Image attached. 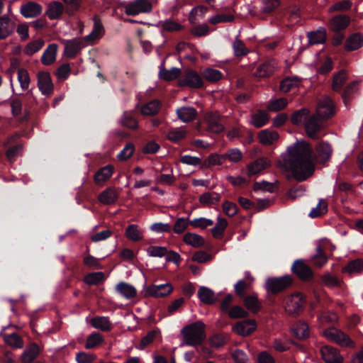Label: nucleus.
I'll return each instance as SVG.
<instances>
[{
	"mask_svg": "<svg viewBox=\"0 0 363 363\" xmlns=\"http://www.w3.org/2000/svg\"><path fill=\"white\" fill-rule=\"evenodd\" d=\"M181 70L179 68H171L167 69L164 67V62L163 61L160 65L159 78L165 81H172L179 77Z\"/></svg>",
	"mask_w": 363,
	"mask_h": 363,
	"instance_id": "nucleus-24",
	"label": "nucleus"
},
{
	"mask_svg": "<svg viewBox=\"0 0 363 363\" xmlns=\"http://www.w3.org/2000/svg\"><path fill=\"white\" fill-rule=\"evenodd\" d=\"M15 30V23L8 16L0 17V40L8 38Z\"/></svg>",
	"mask_w": 363,
	"mask_h": 363,
	"instance_id": "nucleus-23",
	"label": "nucleus"
},
{
	"mask_svg": "<svg viewBox=\"0 0 363 363\" xmlns=\"http://www.w3.org/2000/svg\"><path fill=\"white\" fill-rule=\"evenodd\" d=\"M232 47L233 53L237 57L246 55L249 52V50L238 37H236L233 40Z\"/></svg>",
	"mask_w": 363,
	"mask_h": 363,
	"instance_id": "nucleus-51",
	"label": "nucleus"
},
{
	"mask_svg": "<svg viewBox=\"0 0 363 363\" xmlns=\"http://www.w3.org/2000/svg\"><path fill=\"white\" fill-rule=\"evenodd\" d=\"M299 83L300 81L296 77L286 78L281 82L280 84V89L281 91L286 93L291 90L293 88L296 87Z\"/></svg>",
	"mask_w": 363,
	"mask_h": 363,
	"instance_id": "nucleus-54",
	"label": "nucleus"
},
{
	"mask_svg": "<svg viewBox=\"0 0 363 363\" xmlns=\"http://www.w3.org/2000/svg\"><path fill=\"white\" fill-rule=\"evenodd\" d=\"M243 302L245 307L253 313H257L260 309L261 305L256 294L245 296Z\"/></svg>",
	"mask_w": 363,
	"mask_h": 363,
	"instance_id": "nucleus-37",
	"label": "nucleus"
},
{
	"mask_svg": "<svg viewBox=\"0 0 363 363\" xmlns=\"http://www.w3.org/2000/svg\"><path fill=\"white\" fill-rule=\"evenodd\" d=\"M323 335L328 340L335 342L342 347H352L354 345L353 341L347 335L334 328L325 330Z\"/></svg>",
	"mask_w": 363,
	"mask_h": 363,
	"instance_id": "nucleus-5",
	"label": "nucleus"
},
{
	"mask_svg": "<svg viewBox=\"0 0 363 363\" xmlns=\"http://www.w3.org/2000/svg\"><path fill=\"white\" fill-rule=\"evenodd\" d=\"M276 65V62L274 60L264 62L257 67L256 72L257 76L259 77H265L270 75L274 71Z\"/></svg>",
	"mask_w": 363,
	"mask_h": 363,
	"instance_id": "nucleus-31",
	"label": "nucleus"
},
{
	"mask_svg": "<svg viewBox=\"0 0 363 363\" xmlns=\"http://www.w3.org/2000/svg\"><path fill=\"white\" fill-rule=\"evenodd\" d=\"M207 12V8L199 6L193 9L189 15V20L191 23H194L197 20L202 18Z\"/></svg>",
	"mask_w": 363,
	"mask_h": 363,
	"instance_id": "nucleus-60",
	"label": "nucleus"
},
{
	"mask_svg": "<svg viewBox=\"0 0 363 363\" xmlns=\"http://www.w3.org/2000/svg\"><path fill=\"white\" fill-rule=\"evenodd\" d=\"M328 211V203L324 199H320L317 206L312 208L308 216L312 218L320 217Z\"/></svg>",
	"mask_w": 363,
	"mask_h": 363,
	"instance_id": "nucleus-45",
	"label": "nucleus"
},
{
	"mask_svg": "<svg viewBox=\"0 0 363 363\" xmlns=\"http://www.w3.org/2000/svg\"><path fill=\"white\" fill-rule=\"evenodd\" d=\"M363 45V36L359 33H355L347 38L345 42V48L352 51L360 48Z\"/></svg>",
	"mask_w": 363,
	"mask_h": 363,
	"instance_id": "nucleus-35",
	"label": "nucleus"
},
{
	"mask_svg": "<svg viewBox=\"0 0 363 363\" xmlns=\"http://www.w3.org/2000/svg\"><path fill=\"white\" fill-rule=\"evenodd\" d=\"M203 85L202 79L197 72L193 70H186L183 76V86L198 89Z\"/></svg>",
	"mask_w": 363,
	"mask_h": 363,
	"instance_id": "nucleus-19",
	"label": "nucleus"
},
{
	"mask_svg": "<svg viewBox=\"0 0 363 363\" xmlns=\"http://www.w3.org/2000/svg\"><path fill=\"white\" fill-rule=\"evenodd\" d=\"M84 47L83 42L79 39H73L66 42L65 52L69 57H74Z\"/></svg>",
	"mask_w": 363,
	"mask_h": 363,
	"instance_id": "nucleus-30",
	"label": "nucleus"
},
{
	"mask_svg": "<svg viewBox=\"0 0 363 363\" xmlns=\"http://www.w3.org/2000/svg\"><path fill=\"white\" fill-rule=\"evenodd\" d=\"M203 77L208 81L215 82L220 80L222 78L223 74L218 69L208 68L203 71Z\"/></svg>",
	"mask_w": 363,
	"mask_h": 363,
	"instance_id": "nucleus-59",
	"label": "nucleus"
},
{
	"mask_svg": "<svg viewBox=\"0 0 363 363\" xmlns=\"http://www.w3.org/2000/svg\"><path fill=\"white\" fill-rule=\"evenodd\" d=\"M291 269L294 273L303 280L308 279L312 277L311 268L301 259L294 262Z\"/></svg>",
	"mask_w": 363,
	"mask_h": 363,
	"instance_id": "nucleus-20",
	"label": "nucleus"
},
{
	"mask_svg": "<svg viewBox=\"0 0 363 363\" xmlns=\"http://www.w3.org/2000/svg\"><path fill=\"white\" fill-rule=\"evenodd\" d=\"M104 279V274L101 272L90 273L84 277V282L89 285H96Z\"/></svg>",
	"mask_w": 363,
	"mask_h": 363,
	"instance_id": "nucleus-55",
	"label": "nucleus"
},
{
	"mask_svg": "<svg viewBox=\"0 0 363 363\" xmlns=\"http://www.w3.org/2000/svg\"><path fill=\"white\" fill-rule=\"evenodd\" d=\"M225 160L223 155L211 154L203 162L204 167H211L216 165H222L225 163Z\"/></svg>",
	"mask_w": 363,
	"mask_h": 363,
	"instance_id": "nucleus-41",
	"label": "nucleus"
},
{
	"mask_svg": "<svg viewBox=\"0 0 363 363\" xmlns=\"http://www.w3.org/2000/svg\"><path fill=\"white\" fill-rule=\"evenodd\" d=\"M207 130L213 133H219L224 129L220 121V116L217 113H208L204 118Z\"/></svg>",
	"mask_w": 363,
	"mask_h": 363,
	"instance_id": "nucleus-13",
	"label": "nucleus"
},
{
	"mask_svg": "<svg viewBox=\"0 0 363 363\" xmlns=\"http://www.w3.org/2000/svg\"><path fill=\"white\" fill-rule=\"evenodd\" d=\"M363 271V259H357L349 262L344 268L343 272L349 274L359 273Z\"/></svg>",
	"mask_w": 363,
	"mask_h": 363,
	"instance_id": "nucleus-42",
	"label": "nucleus"
},
{
	"mask_svg": "<svg viewBox=\"0 0 363 363\" xmlns=\"http://www.w3.org/2000/svg\"><path fill=\"white\" fill-rule=\"evenodd\" d=\"M147 254L151 257H162L167 253V250L164 247L150 246L147 249Z\"/></svg>",
	"mask_w": 363,
	"mask_h": 363,
	"instance_id": "nucleus-63",
	"label": "nucleus"
},
{
	"mask_svg": "<svg viewBox=\"0 0 363 363\" xmlns=\"http://www.w3.org/2000/svg\"><path fill=\"white\" fill-rule=\"evenodd\" d=\"M278 138L279 135L277 132L268 129L262 130L259 134V142L264 145H270Z\"/></svg>",
	"mask_w": 363,
	"mask_h": 363,
	"instance_id": "nucleus-33",
	"label": "nucleus"
},
{
	"mask_svg": "<svg viewBox=\"0 0 363 363\" xmlns=\"http://www.w3.org/2000/svg\"><path fill=\"white\" fill-rule=\"evenodd\" d=\"M217 220L216 226L211 229L213 235L215 238H218L222 235L228 225V222L225 218L218 216Z\"/></svg>",
	"mask_w": 363,
	"mask_h": 363,
	"instance_id": "nucleus-57",
	"label": "nucleus"
},
{
	"mask_svg": "<svg viewBox=\"0 0 363 363\" xmlns=\"http://www.w3.org/2000/svg\"><path fill=\"white\" fill-rule=\"evenodd\" d=\"M125 236L133 241H138L143 238V233L136 225H130L125 230Z\"/></svg>",
	"mask_w": 363,
	"mask_h": 363,
	"instance_id": "nucleus-49",
	"label": "nucleus"
},
{
	"mask_svg": "<svg viewBox=\"0 0 363 363\" xmlns=\"http://www.w3.org/2000/svg\"><path fill=\"white\" fill-rule=\"evenodd\" d=\"M304 300L302 294L296 293L287 296L284 301L285 310L289 314L298 313L302 308Z\"/></svg>",
	"mask_w": 363,
	"mask_h": 363,
	"instance_id": "nucleus-8",
	"label": "nucleus"
},
{
	"mask_svg": "<svg viewBox=\"0 0 363 363\" xmlns=\"http://www.w3.org/2000/svg\"><path fill=\"white\" fill-rule=\"evenodd\" d=\"M162 28L167 32H174L180 30L181 26L179 23L172 19H167L161 23Z\"/></svg>",
	"mask_w": 363,
	"mask_h": 363,
	"instance_id": "nucleus-62",
	"label": "nucleus"
},
{
	"mask_svg": "<svg viewBox=\"0 0 363 363\" xmlns=\"http://www.w3.org/2000/svg\"><path fill=\"white\" fill-rule=\"evenodd\" d=\"M312 153V147L308 142L297 140L281 155L278 165L284 170L290 171L297 181H304L315 170Z\"/></svg>",
	"mask_w": 363,
	"mask_h": 363,
	"instance_id": "nucleus-1",
	"label": "nucleus"
},
{
	"mask_svg": "<svg viewBox=\"0 0 363 363\" xmlns=\"http://www.w3.org/2000/svg\"><path fill=\"white\" fill-rule=\"evenodd\" d=\"M292 333L298 339H304L309 335V329L304 322H297L291 327Z\"/></svg>",
	"mask_w": 363,
	"mask_h": 363,
	"instance_id": "nucleus-34",
	"label": "nucleus"
},
{
	"mask_svg": "<svg viewBox=\"0 0 363 363\" xmlns=\"http://www.w3.org/2000/svg\"><path fill=\"white\" fill-rule=\"evenodd\" d=\"M118 198V192L116 189L108 188L103 191L99 196V201L105 205L113 203Z\"/></svg>",
	"mask_w": 363,
	"mask_h": 363,
	"instance_id": "nucleus-25",
	"label": "nucleus"
},
{
	"mask_svg": "<svg viewBox=\"0 0 363 363\" xmlns=\"http://www.w3.org/2000/svg\"><path fill=\"white\" fill-rule=\"evenodd\" d=\"M272 164L267 157H260L247 165V173L250 176L258 175Z\"/></svg>",
	"mask_w": 363,
	"mask_h": 363,
	"instance_id": "nucleus-14",
	"label": "nucleus"
},
{
	"mask_svg": "<svg viewBox=\"0 0 363 363\" xmlns=\"http://www.w3.org/2000/svg\"><path fill=\"white\" fill-rule=\"evenodd\" d=\"M183 241L194 247H201L204 244L203 238L201 235L194 233L186 234L183 238Z\"/></svg>",
	"mask_w": 363,
	"mask_h": 363,
	"instance_id": "nucleus-44",
	"label": "nucleus"
},
{
	"mask_svg": "<svg viewBox=\"0 0 363 363\" xmlns=\"http://www.w3.org/2000/svg\"><path fill=\"white\" fill-rule=\"evenodd\" d=\"M189 223L194 228H200L204 229L213 224V220L206 218H195L189 221Z\"/></svg>",
	"mask_w": 363,
	"mask_h": 363,
	"instance_id": "nucleus-58",
	"label": "nucleus"
},
{
	"mask_svg": "<svg viewBox=\"0 0 363 363\" xmlns=\"http://www.w3.org/2000/svg\"><path fill=\"white\" fill-rule=\"evenodd\" d=\"M198 296L200 300L206 304H211L216 300L213 291L205 286H202L199 289Z\"/></svg>",
	"mask_w": 363,
	"mask_h": 363,
	"instance_id": "nucleus-40",
	"label": "nucleus"
},
{
	"mask_svg": "<svg viewBox=\"0 0 363 363\" xmlns=\"http://www.w3.org/2000/svg\"><path fill=\"white\" fill-rule=\"evenodd\" d=\"M20 11L25 18H35L41 14L43 8L35 1H28L21 6Z\"/></svg>",
	"mask_w": 363,
	"mask_h": 363,
	"instance_id": "nucleus-17",
	"label": "nucleus"
},
{
	"mask_svg": "<svg viewBox=\"0 0 363 363\" xmlns=\"http://www.w3.org/2000/svg\"><path fill=\"white\" fill-rule=\"evenodd\" d=\"M64 11L65 7L61 2L53 1L48 4L45 15L50 20H58L62 18Z\"/></svg>",
	"mask_w": 363,
	"mask_h": 363,
	"instance_id": "nucleus-18",
	"label": "nucleus"
},
{
	"mask_svg": "<svg viewBox=\"0 0 363 363\" xmlns=\"http://www.w3.org/2000/svg\"><path fill=\"white\" fill-rule=\"evenodd\" d=\"M308 38L310 45L322 44L326 40V30L320 28L315 31L308 33Z\"/></svg>",
	"mask_w": 363,
	"mask_h": 363,
	"instance_id": "nucleus-32",
	"label": "nucleus"
},
{
	"mask_svg": "<svg viewBox=\"0 0 363 363\" xmlns=\"http://www.w3.org/2000/svg\"><path fill=\"white\" fill-rule=\"evenodd\" d=\"M309 113L310 111L307 108L300 109L294 113L291 116V122L295 125H299L302 122L305 123L306 120H307L308 117Z\"/></svg>",
	"mask_w": 363,
	"mask_h": 363,
	"instance_id": "nucleus-53",
	"label": "nucleus"
},
{
	"mask_svg": "<svg viewBox=\"0 0 363 363\" xmlns=\"http://www.w3.org/2000/svg\"><path fill=\"white\" fill-rule=\"evenodd\" d=\"M18 81L23 90H27L30 85V77L26 69L21 68L18 70Z\"/></svg>",
	"mask_w": 363,
	"mask_h": 363,
	"instance_id": "nucleus-52",
	"label": "nucleus"
},
{
	"mask_svg": "<svg viewBox=\"0 0 363 363\" xmlns=\"http://www.w3.org/2000/svg\"><path fill=\"white\" fill-rule=\"evenodd\" d=\"M38 87L43 95L50 96L54 91V85L51 79L50 73L47 72H40L37 76Z\"/></svg>",
	"mask_w": 363,
	"mask_h": 363,
	"instance_id": "nucleus-11",
	"label": "nucleus"
},
{
	"mask_svg": "<svg viewBox=\"0 0 363 363\" xmlns=\"http://www.w3.org/2000/svg\"><path fill=\"white\" fill-rule=\"evenodd\" d=\"M172 291V287L170 284L152 285L148 286L145 293L147 296L155 298H161L167 296Z\"/></svg>",
	"mask_w": 363,
	"mask_h": 363,
	"instance_id": "nucleus-16",
	"label": "nucleus"
},
{
	"mask_svg": "<svg viewBox=\"0 0 363 363\" xmlns=\"http://www.w3.org/2000/svg\"><path fill=\"white\" fill-rule=\"evenodd\" d=\"M268 121L269 116L264 111H259L252 116L251 123L257 128L262 127Z\"/></svg>",
	"mask_w": 363,
	"mask_h": 363,
	"instance_id": "nucleus-47",
	"label": "nucleus"
},
{
	"mask_svg": "<svg viewBox=\"0 0 363 363\" xmlns=\"http://www.w3.org/2000/svg\"><path fill=\"white\" fill-rule=\"evenodd\" d=\"M332 153L333 149L329 143H319L315 146L314 160L318 164H325L330 160Z\"/></svg>",
	"mask_w": 363,
	"mask_h": 363,
	"instance_id": "nucleus-9",
	"label": "nucleus"
},
{
	"mask_svg": "<svg viewBox=\"0 0 363 363\" xmlns=\"http://www.w3.org/2000/svg\"><path fill=\"white\" fill-rule=\"evenodd\" d=\"M330 247V243L327 240H321L316 244L315 252L312 256L311 259L314 264L321 267L326 264L328 257L325 254Z\"/></svg>",
	"mask_w": 363,
	"mask_h": 363,
	"instance_id": "nucleus-7",
	"label": "nucleus"
},
{
	"mask_svg": "<svg viewBox=\"0 0 363 363\" xmlns=\"http://www.w3.org/2000/svg\"><path fill=\"white\" fill-rule=\"evenodd\" d=\"M40 354V348L35 343L30 344L23 352L20 357L22 363H31Z\"/></svg>",
	"mask_w": 363,
	"mask_h": 363,
	"instance_id": "nucleus-22",
	"label": "nucleus"
},
{
	"mask_svg": "<svg viewBox=\"0 0 363 363\" xmlns=\"http://www.w3.org/2000/svg\"><path fill=\"white\" fill-rule=\"evenodd\" d=\"M256 321L253 319H249L238 322L233 326L232 330L235 333L245 337L250 335L256 330Z\"/></svg>",
	"mask_w": 363,
	"mask_h": 363,
	"instance_id": "nucleus-12",
	"label": "nucleus"
},
{
	"mask_svg": "<svg viewBox=\"0 0 363 363\" xmlns=\"http://www.w3.org/2000/svg\"><path fill=\"white\" fill-rule=\"evenodd\" d=\"M320 352L323 359L327 363H342L343 360L342 356L333 347L325 345L321 348Z\"/></svg>",
	"mask_w": 363,
	"mask_h": 363,
	"instance_id": "nucleus-15",
	"label": "nucleus"
},
{
	"mask_svg": "<svg viewBox=\"0 0 363 363\" xmlns=\"http://www.w3.org/2000/svg\"><path fill=\"white\" fill-rule=\"evenodd\" d=\"M3 337L4 342L11 347L20 349L23 347V339L16 333L5 334Z\"/></svg>",
	"mask_w": 363,
	"mask_h": 363,
	"instance_id": "nucleus-36",
	"label": "nucleus"
},
{
	"mask_svg": "<svg viewBox=\"0 0 363 363\" xmlns=\"http://www.w3.org/2000/svg\"><path fill=\"white\" fill-rule=\"evenodd\" d=\"M116 289L118 293L128 299L134 298L137 294V290L133 286L123 281L119 282Z\"/></svg>",
	"mask_w": 363,
	"mask_h": 363,
	"instance_id": "nucleus-28",
	"label": "nucleus"
},
{
	"mask_svg": "<svg viewBox=\"0 0 363 363\" xmlns=\"http://www.w3.org/2000/svg\"><path fill=\"white\" fill-rule=\"evenodd\" d=\"M160 108V102L157 100H152L144 106L141 108V113L144 116L156 115Z\"/></svg>",
	"mask_w": 363,
	"mask_h": 363,
	"instance_id": "nucleus-38",
	"label": "nucleus"
},
{
	"mask_svg": "<svg viewBox=\"0 0 363 363\" xmlns=\"http://www.w3.org/2000/svg\"><path fill=\"white\" fill-rule=\"evenodd\" d=\"M91 325L96 329L101 331H110L113 325L108 317L96 316L91 319Z\"/></svg>",
	"mask_w": 363,
	"mask_h": 363,
	"instance_id": "nucleus-26",
	"label": "nucleus"
},
{
	"mask_svg": "<svg viewBox=\"0 0 363 363\" xmlns=\"http://www.w3.org/2000/svg\"><path fill=\"white\" fill-rule=\"evenodd\" d=\"M57 45L55 43L49 45L45 50L42 57L41 62L45 65L52 64L56 60Z\"/></svg>",
	"mask_w": 363,
	"mask_h": 363,
	"instance_id": "nucleus-27",
	"label": "nucleus"
},
{
	"mask_svg": "<svg viewBox=\"0 0 363 363\" xmlns=\"http://www.w3.org/2000/svg\"><path fill=\"white\" fill-rule=\"evenodd\" d=\"M152 9V0H133L124 6L125 13L128 16H136L139 13H150Z\"/></svg>",
	"mask_w": 363,
	"mask_h": 363,
	"instance_id": "nucleus-3",
	"label": "nucleus"
},
{
	"mask_svg": "<svg viewBox=\"0 0 363 363\" xmlns=\"http://www.w3.org/2000/svg\"><path fill=\"white\" fill-rule=\"evenodd\" d=\"M220 200V195L215 191L206 192L199 196V202L203 206L217 204Z\"/></svg>",
	"mask_w": 363,
	"mask_h": 363,
	"instance_id": "nucleus-29",
	"label": "nucleus"
},
{
	"mask_svg": "<svg viewBox=\"0 0 363 363\" xmlns=\"http://www.w3.org/2000/svg\"><path fill=\"white\" fill-rule=\"evenodd\" d=\"M114 167L111 164L100 168L94 175V181L98 185H103L112 176Z\"/></svg>",
	"mask_w": 363,
	"mask_h": 363,
	"instance_id": "nucleus-21",
	"label": "nucleus"
},
{
	"mask_svg": "<svg viewBox=\"0 0 363 363\" xmlns=\"http://www.w3.org/2000/svg\"><path fill=\"white\" fill-rule=\"evenodd\" d=\"M121 123L123 126L130 129H137L138 122L132 112H124L121 118Z\"/></svg>",
	"mask_w": 363,
	"mask_h": 363,
	"instance_id": "nucleus-46",
	"label": "nucleus"
},
{
	"mask_svg": "<svg viewBox=\"0 0 363 363\" xmlns=\"http://www.w3.org/2000/svg\"><path fill=\"white\" fill-rule=\"evenodd\" d=\"M292 282L290 276H284L278 278H269L265 283V288L267 291L277 293L286 287Z\"/></svg>",
	"mask_w": 363,
	"mask_h": 363,
	"instance_id": "nucleus-10",
	"label": "nucleus"
},
{
	"mask_svg": "<svg viewBox=\"0 0 363 363\" xmlns=\"http://www.w3.org/2000/svg\"><path fill=\"white\" fill-rule=\"evenodd\" d=\"M317 115L309 116L305 121L304 128L307 135L312 139H318L320 137L319 132L323 128V121Z\"/></svg>",
	"mask_w": 363,
	"mask_h": 363,
	"instance_id": "nucleus-6",
	"label": "nucleus"
},
{
	"mask_svg": "<svg viewBox=\"0 0 363 363\" xmlns=\"http://www.w3.org/2000/svg\"><path fill=\"white\" fill-rule=\"evenodd\" d=\"M225 160H228L231 162H238L242 158L241 151L237 148L230 149L224 154Z\"/></svg>",
	"mask_w": 363,
	"mask_h": 363,
	"instance_id": "nucleus-61",
	"label": "nucleus"
},
{
	"mask_svg": "<svg viewBox=\"0 0 363 363\" xmlns=\"http://www.w3.org/2000/svg\"><path fill=\"white\" fill-rule=\"evenodd\" d=\"M315 115L321 119H328L335 114V106L333 101L327 96H323L317 101Z\"/></svg>",
	"mask_w": 363,
	"mask_h": 363,
	"instance_id": "nucleus-4",
	"label": "nucleus"
},
{
	"mask_svg": "<svg viewBox=\"0 0 363 363\" xmlns=\"http://www.w3.org/2000/svg\"><path fill=\"white\" fill-rule=\"evenodd\" d=\"M287 104L285 98L272 99L267 105V108L271 111H278L285 108Z\"/></svg>",
	"mask_w": 363,
	"mask_h": 363,
	"instance_id": "nucleus-56",
	"label": "nucleus"
},
{
	"mask_svg": "<svg viewBox=\"0 0 363 363\" xmlns=\"http://www.w3.org/2000/svg\"><path fill=\"white\" fill-rule=\"evenodd\" d=\"M45 42L42 39H38L27 44L24 48V53L27 55H33L39 51L44 45Z\"/></svg>",
	"mask_w": 363,
	"mask_h": 363,
	"instance_id": "nucleus-50",
	"label": "nucleus"
},
{
	"mask_svg": "<svg viewBox=\"0 0 363 363\" xmlns=\"http://www.w3.org/2000/svg\"><path fill=\"white\" fill-rule=\"evenodd\" d=\"M104 339L102 335L99 333H93L86 338L85 348L92 349L104 342Z\"/></svg>",
	"mask_w": 363,
	"mask_h": 363,
	"instance_id": "nucleus-48",
	"label": "nucleus"
},
{
	"mask_svg": "<svg viewBox=\"0 0 363 363\" xmlns=\"http://www.w3.org/2000/svg\"><path fill=\"white\" fill-rule=\"evenodd\" d=\"M104 33L103 25L98 19L95 18L93 30L89 35L86 36L85 39L87 41H94L101 38Z\"/></svg>",
	"mask_w": 363,
	"mask_h": 363,
	"instance_id": "nucleus-39",
	"label": "nucleus"
},
{
	"mask_svg": "<svg viewBox=\"0 0 363 363\" xmlns=\"http://www.w3.org/2000/svg\"><path fill=\"white\" fill-rule=\"evenodd\" d=\"M204 337V324L200 321L190 324L183 328V341L186 345H199Z\"/></svg>",
	"mask_w": 363,
	"mask_h": 363,
	"instance_id": "nucleus-2",
	"label": "nucleus"
},
{
	"mask_svg": "<svg viewBox=\"0 0 363 363\" xmlns=\"http://www.w3.org/2000/svg\"><path fill=\"white\" fill-rule=\"evenodd\" d=\"M238 207L235 203L225 201L223 203V213L229 216L233 217L238 213Z\"/></svg>",
	"mask_w": 363,
	"mask_h": 363,
	"instance_id": "nucleus-64",
	"label": "nucleus"
},
{
	"mask_svg": "<svg viewBox=\"0 0 363 363\" xmlns=\"http://www.w3.org/2000/svg\"><path fill=\"white\" fill-rule=\"evenodd\" d=\"M349 24V18L347 16H338L333 18L330 21L332 30L338 31L345 29Z\"/></svg>",
	"mask_w": 363,
	"mask_h": 363,
	"instance_id": "nucleus-43",
	"label": "nucleus"
}]
</instances>
